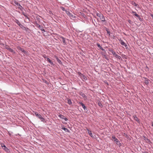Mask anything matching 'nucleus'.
<instances>
[{
	"mask_svg": "<svg viewBox=\"0 0 153 153\" xmlns=\"http://www.w3.org/2000/svg\"><path fill=\"white\" fill-rule=\"evenodd\" d=\"M79 75V76L80 77L81 79L83 81L87 80V78L84 75L82 74L79 71L77 72Z\"/></svg>",
	"mask_w": 153,
	"mask_h": 153,
	"instance_id": "f257e3e1",
	"label": "nucleus"
},
{
	"mask_svg": "<svg viewBox=\"0 0 153 153\" xmlns=\"http://www.w3.org/2000/svg\"><path fill=\"white\" fill-rule=\"evenodd\" d=\"M35 114L36 116L41 120V121L44 122L45 121V119L42 117L40 114H38L37 112H35Z\"/></svg>",
	"mask_w": 153,
	"mask_h": 153,
	"instance_id": "f03ea898",
	"label": "nucleus"
},
{
	"mask_svg": "<svg viewBox=\"0 0 153 153\" xmlns=\"http://www.w3.org/2000/svg\"><path fill=\"white\" fill-rule=\"evenodd\" d=\"M66 13L71 17L72 19H74L76 18V16L71 14L69 11H66Z\"/></svg>",
	"mask_w": 153,
	"mask_h": 153,
	"instance_id": "7ed1b4c3",
	"label": "nucleus"
},
{
	"mask_svg": "<svg viewBox=\"0 0 153 153\" xmlns=\"http://www.w3.org/2000/svg\"><path fill=\"white\" fill-rule=\"evenodd\" d=\"M131 13L135 16L137 17L140 21H142L143 20V19L141 18L140 16L137 14L135 12L132 11Z\"/></svg>",
	"mask_w": 153,
	"mask_h": 153,
	"instance_id": "20e7f679",
	"label": "nucleus"
},
{
	"mask_svg": "<svg viewBox=\"0 0 153 153\" xmlns=\"http://www.w3.org/2000/svg\"><path fill=\"white\" fill-rule=\"evenodd\" d=\"M112 140H114V141L116 142V143L118 145H120L121 144V143H120L119 140L116 138L114 136H113L112 137Z\"/></svg>",
	"mask_w": 153,
	"mask_h": 153,
	"instance_id": "39448f33",
	"label": "nucleus"
},
{
	"mask_svg": "<svg viewBox=\"0 0 153 153\" xmlns=\"http://www.w3.org/2000/svg\"><path fill=\"white\" fill-rule=\"evenodd\" d=\"M79 103L82 105V107L83 108L85 111L86 112L88 111V109L85 106V104H83L82 102H79Z\"/></svg>",
	"mask_w": 153,
	"mask_h": 153,
	"instance_id": "423d86ee",
	"label": "nucleus"
},
{
	"mask_svg": "<svg viewBox=\"0 0 153 153\" xmlns=\"http://www.w3.org/2000/svg\"><path fill=\"white\" fill-rule=\"evenodd\" d=\"M14 3L16 5L18 6H19V7H18L19 9L20 10H22V9L23 8L22 7V6H21L20 4L18 2L16 1H15L14 2Z\"/></svg>",
	"mask_w": 153,
	"mask_h": 153,
	"instance_id": "0eeeda50",
	"label": "nucleus"
},
{
	"mask_svg": "<svg viewBox=\"0 0 153 153\" xmlns=\"http://www.w3.org/2000/svg\"><path fill=\"white\" fill-rule=\"evenodd\" d=\"M119 41L120 43L122 45H123L125 47H126L127 46V45L123 40H119Z\"/></svg>",
	"mask_w": 153,
	"mask_h": 153,
	"instance_id": "6e6552de",
	"label": "nucleus"
},
{
	"mask_svg": "<svg viewBox=\"0 0 153 153\" xmlns=\"http://www.w3.org/2000/svg\"><path fill=\"white\" fill-rule=\"evenodd\" d=\"M144 78L145 79L144 80L145 83L146 85H148L149 83V80L146 78L144 77Z\"/></svg>",
	"mask_w": 153,
	"mask_h": 153,
	"instance_id": "1a4fd4ad",
	"label": "nucleus"
},
{
	"mask_svg": "<svg viewBox=\"0 0 153 153\" xmlns=\"http://www.w3.org/2000/svg\"><path fill=\"white\" fill-rule=\"evenodd\" d=\"M1 147L3 148L5 151H7L8 150V149L3 144H1Z\"/></svg>",
	"mask_w": 153,
	"mask_h": 153,
	"instance_id": "9d476101",
	"label": "nucleus"
},
{
	"mask_svg": "<svg viewBox=\"0 0 153 153\" xmlns=\"http://www.w3.org/2000/svg\"><path fill=\"white\" fill-rule=\"evenodd\" d=\"M87 130L88 131V133L89 135L91 137H94L91 131H90L89 129L88 128H87Z\"/></svg>",
	"mask_w": 153,
	"mask_h": 153,
	"instance_id": "9b49d317",
	"label": "nucleus"
},
{
	"mask_svg": "<svg viewBox=\"0 0 153 153\" xmlns=\"http://www.w3.org/2000/svg\"><path fill=\"white\" fill-rule=\"evenodd\" d=\"M51 65H54V64L52 61L49 58H47L46 60Z\"/></svg>",
	"mask_w": 153,
	"mask_h": 153,
	"instance_id": "f8f14e48",
	"label": "nucleus"
},
{
	"mask_svg": "<svg viewBox=\"0 0 153 153\" xmlns=\"http://www.w3.org/2000/svg\"><path fill=\"white\" fill-rule=\"evenodd\" d=\"M133 117H134V120H135L138 123H139L140 121L138 119V117L136 115H134Z\"/></svg>",
	"mask_w": 153,
	"mask_h": 153,
	"instance_id": "ddd939ff",
	"label": "nucleus"
},
{
	"mask_svg": "<svg viewBox=\"0 0 153 153\" xmlns=\"http://www.w3.org/2000/svg\"><path fill=\"white\" fill-rule=\"evenodd\" d=\"M55 57L56 59L57 62L59 64H61L62 63L61 61L59 59V58L57 56H55Z\"/></svg>",
	"mask_w": 153,
	"mask_h": 153,
	"instance_id": "4468645a",
	"label": "nucleus"
},
{
	"mask_svg": "<svg viewBox=\"0 0 153 153\" xmlns=\"http://www.w3.org/2000/svg\"><path fill=\"white\" fill-rule=\"evenodd\" d=\"M17 48L18 50H20L22 52L24 50L23 48H22L19 46H18L17 47Z\"/></svg>",
	"mask_w": 153,
	"mask_h": 153,
	"instance_id": "2eb2a0df",
	"label": "nucleus"
},
{
	"mask_svg": "<svg viewBox=\"0 0 153 153\" xmlns=\"http://www.w3.org/2000/svg\"><path fill=\"white\" fill-rule=\"evenodd\" d=\"M131 3L132 4V5H134L135 6L139 8V5L136 4L134 2L132 1Z\"/></svg>",
	"mask_w": 153,
	"mask_h": 153,
	"instance_id": "dca6fc26",
	"label": "nucleus"
},
{
	"mask_svg": "<svg viewBox=\"0 0 153 153\" xmlns=\"http://www.w3.org/2000/svg\"><path fill=\"white\" fill-rule=\"evenodd\" d=\"M79 94L82 96L83 97L86 98V96L85 95L83 92H81L79 93Z\"/></svg>",
	"mask_w": 153,
	"mask_h": 153,
	"instance_id": "f3484780",
	"label": "nucleus"
},
{
	"mask_svg": "<svg viewBox=\"0 0 153 153\" xmlns=\"http://www.w3.org/2000/svg\"><path fill=\"white\" fill-rule=\"evenodd\" d=\"M62 129L65 131L66 132H70V130L69 129L65 127H62Z\"/></svg>",
	"mask_w": 153,
	"mask_h": 153,
	"instance_id": "a211bd4d",
	"label": "nucleus"
},
{
	"mask_svg": "<svg viewBox=\"0 0 153 153\" xmlns=\"http://www.w3.org/2000/svg\"><path fill=\"white\" fill-rule=\"evenodd\" d=\"M109 51L111 52L112 53V54L114 55H115L116 54V53H115V52L114 51H113L112 49H109Z\"/></svg>",
	"mask_w": 153,
	"mask_h": 153,
	"instance_id": "6ab92c4d",
	"label": "nucleus"
},
{
	"mask_svg": "<svg viewBox=\"0 0 153 153\" xmlns=\"http://www.w3.org/2000/svg\"><path fill=\"white\" fill-rule=\"evenodd\" d=\"M20 27H21V28H22L23 30H25L26 29V27L23 25H22V24H20L19 25Z\"/></svg>",
	"mask_w": 153,
	"mask_h": 153,
	"instance_id": "aec40b11",
	"label": "nucleus"
},
{
	"mask_svg": "<svg viewBox=\"0 0 153 153\" xmlns=\"http://www.w3.org/2000/svg\"><path fill=\"white\" fill-rule=\"evenodd\" d=\"M40 16L38 15H37L36 17V19L37 20L38 22H40V19L39 18Z\"/></svg>",
	"mask_w": 153,
	"mask_h": 153,
	"instance_id": "412c9836",
	"label": "nucleus"
},
{
	"mask_svg": "<svg viewBox=\"0 0 153 153\" xmlns=\"http://www.w3.org/2000/svg\"><path fill=\"white\" fill-rule=\"evenodd\" d=\"M97 45L99 48H100V49H101L102 51H104V49L101 47L99 43H97Z\"/></svg>",
	"mask_w": 153,
	"mask_h": 153,
	"instance_id": "4be33fe9",
	"label": "nucleus"
},
{
	"mask_svg": "<svg viewBox=\"0 0 153 153\" xmlns=\"http://www.w3.org/2000/svg\"><path fill=\"white\" fill-rule=\"evenodd\" d=\"M9 51L13 53V54H15V52L12 48H10V49H9Z\"/></svg>",
	"mask_w": 153,
	"mask_h": 153,
	"instance_id": "5701e85b",
	"label": "nucleus"
},
{
	"mask_svg": "<svg viewBox=\"0 0 153 153\" xmlns=\"http://www.w3.org/2000/svg\"><path fill=\"white\" fill-rule=\"evenodd\" d=\"M35 25L36 26V27L38 28H40L41 27V25L38 24L36 22L35 23Z\"/></svg>",
	"mask_w": 153,
	"mask_h": 153,
	"instance_id": "b1692460",
	"label": "nucleus"
},
{
	"mask_svg": "<svg viewBox=\"0 0 153 153\" xmlns=\"http://www.w3.org/2000/svg\"><path fill=\"white\" fill-rule=\"evenodd\" d=\"M14 22L16 23L18 25H19L21 24L19 21L17 19H16L14 21Z\"/></svg>",
	"mask_w": 153,
	"mask_h": 153,
	"instance_id": "393cba45",
	"label": "nucleus"
},
{
	"mask_svg": "<svg viewBox=\"0 0 153 153\" xmlns=\"http://www.w3.org/2000/svg\"><path fill=\"white\" fill-rule=\"evenodd\" d=\"M67 102L69 105H71L72 104V102H71V100L70 99H68L67 100Z\"/></svg>",
	"mask_w": 153,
	"mask_h": 153,
	"instance_id": "a878e982",
	"label": "nucleus"
},
{
	"mask_svg": "<svg viewBox=\"0 0 153 153\" xmlns=\"http://www.w3.org/2000/svg\"><path fill=\"white\" fill-rule=\"evenodd\" d=\"M61 38H62V42H63V43L64 44H65L66 42H65V39L63 37H61Z\"/></svg>",
	"mask_w": 153,
	"mask_h": 153,
	"instance_id": "bb28decb",
	"label": "nucleus"
},
{
	"mask_svg": "<svg viewBox=\"0 0 153 153\" xmlns=\"http://www.w3.org/2000/svg\"><path fill=\"white\" fill-rule=\"evenodd\" d=\"M145 140H146V141L148 143H151V142L150 140L148 138H147L146 137L145 139Z\"/></svg>",
	"mask_w": 153,
	"mask_h": 153,
	"instance_id": "cd10ccee",
	"label": "nucleus"
},
{
	"mask_svg": "<svg viewBox=\"0 0 153 153\" xmlns=\"http://www.w3.org/2000/svg\"><path fill=\"white\" fill-rule=\"evenodd\" d=\"M115 56L116 58H117L118 59H121V57L120 56L118 55L117 54L115 55Z\"/></svg>",
	"mask_w": 153,
	"mask_h": 153,
	"instance_id": "c85d7f7f",
	"label": "nucleus"
},
{
	"mask_svg": "<svg viewBox=\"0 0 153 153\" xmlns=\"http://www.w3.org/2000/svg\"><path fill=\"white\" fill-rule=\"evenodd\" d=\"M102 24L106 25L107 23V21L105 20H102Z\"/></svg>",
	"mask_w": 153,
	"mask_h": 153,
	"instance_id": "c756f323",
	"label": "nucleus"
},
{
	"mask_svg": "<svg viewBox=\"0 0 153 153\" xmlns=\"http://www.w3.org/2000/svg\"><path fill=\"white\" fill-rule=\"evenodd\" d=\"M59 117L60 118H61V119H64V116L62 115H61V114H60V115H59Z\"/></svg>",
	"mask_w": 153,
	"mask_h": 153,
	"instance_id": "7c9ffc66",
	"label": "nucleus"
},
{
	"mask_svg": "<svg viewBox=\"0 0 153 153\" xmlns=\"http://www.w3.org/2000/svg\"><path fill=\"white\" fill-rule=\"evenodd\" d=\"M98 105L101 107H103V105H102V103H101V102H98Z\"/></svg>",
	"mask_w": 153,
	"mask_h": 153,
	"instance_id": "2f4dec72",
	"label": "nucleus"
},
{
	"mask_svg": "<svg viewBox=\"0 0 153 153\" xmlns=\"http://www.w3.org/2000/svg\"><path fill=\"white\" fill-rule=\"evenodd\" d=\"M22 14L26 17V18L29 19V18L26 15V13L24 12H22Z\"/></svg>",
	"mask_w": 153,
	"mask_h": 153,
	"instance_id": "473e14b6",
	"label": "nucleus"
},
{
	"mask_svg": "<svg viewBox=\"0 0 153 153\" xmlns=\"http://www.w3.org/2000/svg\"><path fill=\"white\" fill-rule=\"evenodd\" d=\"M102 16V17L100 18V20H101V21H102V20H104L105 19V17L104 16Z\"/></svg>",
	"mask_w": 153,
	"mask_h": 153,
	"instance_id": "72a5a7b5",
	"label": "nucleus"
},
{
	"mask_svg": "<svg viewBox=\"0 0 153 153\" xmlns=\"http://www.w3.org/2000/svg\"><path fill=\"white\" fill-rule=\"evenodd\" d=\"M149 67L147 66H146L145 67V71H149Z\"/></svg>",
	"mask_w": 153,
	"mask_h": 153,
	"instance_id": "f704fd0d",
	"label": "nucleus"
},
{
	"mask_svg": "<svg viewBox=\"0 0 153 153\" xmlns=\"http://www.w3.org/2000/svg\"><path fill=\"white\" fill-rule=\"evenodd\" d=\"M22 53H24L25 55H27V52L26 51H25L24 50L22 52Z\"/></svg>",
	"mask_w": 153,
	"mask_h": 153,
	"instance_id": "c9c22d12",
	"label": "nucleus"
},
{
	"mask_svg": "<svg viewBox=\"0 0 153 153\" xmlns=\"http://www.w3.org/2000/svg\"><path fill=\"white\" fill-rule=\"evenodd\" d=\"M61 8L62 9V10L63 11H65L66 12V10H65V8L64 7H61Z\"/></svg>",
	"mask_w": 153,
	"mask_h": 153,
	"instance_id": "e433bc0d",
	"label": "nucleus"
},
{
	"mask_svg": "<svg viewBox=\"0 0 153 153\" xmlns=\"http://www.w3.org/2000/svg\"><path fill=\"white\" fill-rule=\"evenodd\" d=\"M128 22L130 24H131L132 23V22L130 20H128Z\"/></svg>",
	"mask_w": 153,
	"mask_h": 153,
	"instance_id": "4c0bfd02",
	"label": "nucleus"
},
{
	"mask_svg": "<svg viewBox=\"0 0 153 153\" xmlns=\"http://www.w3.org/2000/svg\"><path fill=\"white\" fill-rule=\"evenodd\" d=\"M101 13H96V15L97 16H100V14H101Z\"/></svg>",
	"mask_w": 153,
	"mask_h": 153,
	"instance_id": "58836bf2",
	"label": "nucleus"
},
{
	"mask_svg": "<svg viewBox=\"0 0 153 153\" xmlns=\"http://www.w3.org/2000/svg\"><path fill=\"white\" fill-rule=\"evenodd\" d=\"M63 119H64L65 121H67L68 120V119L67 118L65 117Z\"/></svg>",
	"mask_w": 153,
	"mask_h": 153,
	"instance_id": "ea45409f",
	"label": "nucleus"
},
{
	"mask_svg": "<svg viewBox=\"0 0 153 153\" xmlns=\"http://www.w3.org/2000/svg\"><path fill=\"white\" fill-rule=\"evenodd\" d=\"M43 57L46 60H47V58H48L46 55L44 56Z\"/></svg>",
	"mask_w": 153,
	"mask_h": 153,
	"instance_id": "a19ab883",
	"label": "nucleus"
},
{
	"mask_svg": "<svg viewBox=\"0 0 153 153\" xmlns=\"http://www.w3.org/2000/svg\"><path fill=\"white\" fill-rule=\"evenodd\" d=\"M106 31L107 32V33L108 34H109L110 35V32L109 31H108V30H106Z\"/></svg>",
	"mask_w": 153,
	"mask_h": 153,
	"instance_id": "79ce46f5",
	"label": "nucleus"
},
{
	"mask_svg": "<svg viewBox=\"0 0 153 153\" xmlns=\"http://www.w3.org/2000/svg\"><path fill=\"white\" fill-rule=\"evenodd\" d=\"M102 16H103V15L101 14L100 15V16H99V17L100 18H100L102 17Z\"/></svg>",
	"mask_w": 153,
	"mask_h": 153,
	"instance_id": "37998d69",
	"label": "nucleus"
},
{
	"mask_svg": "<svg viewBox=\"0 0 153 153\" xmlns=\"http://www.w3.org/2000/svg\"><path fill=\"white\" fill-rule=\"evenodd\" d=\"M41 30L42 31H43L44 32H45V30L44 29L42 28Z\"/></svg>",
	"mask_w": 153,
	"mask_h": 153,
	"instance_id": "c03bdc74",
	"label": "nucleus"
},
{
	"mask_svg": "<svg viewBox=\"0 0 153 153\" xmlns=\"http://www.w3.org/2000/svg\"><path fill=\"white\" fill-rule=\"evenodd\" d=\"M10 48L9 47H8L7 48H6V49H7V50H9V49H10Z\"/></svg>",
	"mask_w": 153,
	"mask_h": 153,
	"instance_id": "a18cd8bd",
	"label": "nucleus"
},
{
	"mask_svg": "<svg viewBox=\"0 0 153 153\" xmlns=\"http://www.w3.org/2000/svg\"><path fill=\"white\" fill-rule=\"evenodd\" d=\"M39 28V29H40V30H41L42 28H43V27H40V28Z\"/></svg>",
	"mask_w": 153,
	"mask_h": 153,
	"instance_id": "49530a36",
	"label": "nucleus"
},
{
	"mask_svg": "<svg viewBox=\"0 0 153 153\" xmlns=\"http://www.w3.org/2000/svg\"><path fill=\"white\" fill-rule=\"evenodd\" d=\"M152 126L153 127V122H152Z\"/></svg>",
	"mask_w": 153,
	"mask_h": 153,
	"instance_id": "de8ad7c7",
	"label": "nucleus"
},
{
	"mask_svg": "<svg viewBox=\"0 0 153 153\" xmlns=\"http://www.w3.org/2000/svg\"><path fill=\"white\" fill-rule=\"evenodd\" d=\"M92 22L94 24V25L96 26V25H95V24L94 23L93 21H92Z\"/></svg>",
	"mask_w": 153,
	"mask_h": 153,
	"instance_id": "09e8293b",
	"label": "nucleus"
},
{
	"mask_svg": "<svg viewBox=\"0 0 153 153\" xmlns=\"http://www.w3.org/2000/svg\"><path fill=\"white\" fill-rule=\"evenodd\" d=\"M152 54L153 55V53H152Z\"/></svg>",
	"mask_w": 153,
	"mask_h": 153,
	"instance_id": "8fccbe9b",
	"label": "nucleus"
}]
</instances>
